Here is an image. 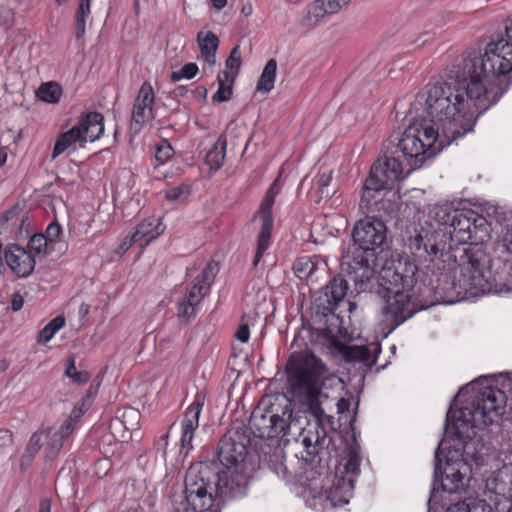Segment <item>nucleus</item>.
<instances>
[{
  "label": "nucleus",
  "mask_w": 512,
  "mask_h": 512,
  "mask_svg": "<svg viewBox=\"0 0 512 512\" xmlns=\"http://www.w3.org/2000/svg\"><path fill=\"white\" fill-rule=\"evenodd\" d=\"M347 290V281L341 275L334 276L315 294L313 299L315 313L324 317L333 314L338 304L346 296Z\"/></svg>",
  "instance_id": "dca6fc26"
},
{
  "label": "nucleus",
  "mask_w": 512,
  "mask_h": 512,
  "mask_svg": "<svg viewBox=\"0 0 512 512\" xmlns=\"http://www.w3.org/2000/svg\"><path fill=\"white\" fill-rule=\"evenodd\" d=\"M39 512H51V501L43 499L39 505Z\"/></svg>",
  "instance_id": "6e6d98bb"
},
{
  "label": "nucleus",
  "mask_w": 512,
  "mask_h": 512,
  "mask_svg": "<svg viewBox=\"0 0 512 512\" xmlns=\"http://www.w3.org/2000/svg\"><path fill=\"white\" fill-rule=\"evenodd\" d=\"M23 304H24L23 297L20 294L15 293L11 300V309L13 311H19L23 307Z\"/></svg>",
  "instance_id": "864d4df0"
},
{
  "label": "nucleus",
  "mask_w": 512,
  "mask_h": 512,
  "mask_svg": "<svg viewBox=\"0 0 512 512\" xmlns=\"http://www.w3.org/2000/svg\"><path fill=\"white\" fill-rule=\"evenodd\" d=\"M61 232V226L56 221L51 222L46 228L44 236L47 238L52 247H55V245L60 242Z\"/></svg>",
  "instance_id": "a18cd8bd"
},
{
  "label": "nucleus",
  "mask_w": 512,
  "mask_h": 512,
  "mask_svg": "<svg viewBox=\"0 0 512 512\" xmlns=\"http://www.w3.org/2000/svg\"><path fill=\"white\" fill-rule=\"evenodd\" d=\"M332 181V172H324L322 173L318 180H317V185H318V190H319V193L321 194V197H331L334 193V190L332 189H329V185Z\"/></svg>",
  "instance_id": "c03bdc74"
},
{
  "label": "nucleus",
  "mask_w": 512,
  "mask_h": 512,
  "mask_svg": "<svg viewBox=\"0 0 512 512\" xmlns=\"http://www.w3.org/2000/svg\"><path fill=\"white\" fill-rule=\"evenodd\" d=\"M328 14L329 13L326 8V0H315L308 8L307 17L302 20L303 25L306 24V20L310 22L312 19H314L315 22H317Z\"/></svg>",
  "instance_id": "58836bf2"
},
{
  "label": "nucleus",
  "mask_w": 512,
  "mask_h": 512,
  "mask_svg": "<svg viewBox=\"0 0 512 512\" xmlns=\"http://www.w3.org/2000/svg\"><path fill=\"white\" fill-rule=\"evenodd\" d=\"M173 153L174 151L170 143L167 140H161L156 146L155 159L160 164H163L172 157Z\"/></svg>",
  "instance_id": "37998d69"
},
{
  "label": "nucleus",
  "mask_w": 512,
  "mask_h": 512,
  "mask_svg": "<svg viewBox=\"0 0 512 512\" xmlns=\"http://www.w3.org/2000/svg\"><path fill=\"white\" fill-rule=\"evenodd\" d=\"M15 512H31V511H30L29 507L23 506V507L18 508Z\"/></svg>",
  "instance_id": "69168bd1"
},
{
  "label": "nucleus",
  "mask_w": 512,
  "mask_h": 512,
  "mask_svg": "<svg viewBox=\"0 0 512 512\" xmlns=\"http://www.w3.org/2000/svg\"><path fill=\"white\" fill-rule=\"evenodd\" d=\"M91 0H79L75 15V36L80 39L85 34L86 18L89 16Z\"/></svg>",
  "instance_id": "2f4dec72"
},
{
  "label": "nucleus",
  "mask_w": 512,
  "mask_h": 512,
  "mask_svg": "<svg viewBox=\"0 0 512 512\" xmlns=\"http://www.w3.org/2000/svg\"><path fill=\"white\" fill-rule=\"evenodd\" d=\"M32 462H27V460L25 459V452L23 453L22 457H21V460H20V468L22 471H25L31 464Z\"/></svg>",
  "instance_id": "052dcab7"
},
{
  "label": "nucleus",
  "mask_w": 512,
  "mask_h": 512,
  "mask_svg": "<svg viewBox=\"0 0 512 512\" xmlns=\"http://www.w3.org/2000/svg\"><path fill=\"white\" fill-rule=\"evenodd\" d=\"M7 365H6V362L4 360H2L0 362V370L4 371L6 369Z\"/></svg>",
  "instance_id": "338daca9"
},
{
  "label": "nucleus",
  "mask_w": 512,
  "mask_h": 512,
  "mask_svg": "<svg viewBox=\"0 0 512 512\" xmlns=\"http://www.w3.org/2000/svg\"><path fill=\"white\" fill-rule=\"evenodd\" d=\"M65 376L70 378L73 383L83 385L86 384L90 378V374L87 371H77L76 369V356L74 354L69 355L65 360Z\"/></svg>",
  "instance_id": "7c9ffc66"
},
{
  "label": "nucleus",
  "mask_w": 512,
  "mask_h": 512,
  "mask_svg": "<svg viewBox=\"0 0 512 512\" xmlns=\"http://www.w3.org/2000/svg\"><path fill=\"white\" fill-rule=\"evenodd\" d=\"M57 5L61 6L67 2V0H55Z\"/></svg>",
  "instance_id": "774afa93"
},
{
  "label": "nucleus",
  "mask_w": 512,
  "mask_h": 512,
  "mask_svg": "<svg viewBox=\"0 0 512 512\" xmlns=\"http://www.w3.org/2000/svg\"><path fill=\"white\" fill-rule=\"evenodd\" d=\"M210 461L192 463L186 471L184 494L187 507L172 512H220L217 482Z\"/></svg>",
  "instance_id": "1a4fd4ad"
},
{
  "label": "nucleus",
  "mask_w": 512,
  "mask_h": 512,
  "mask_svg": "<svg viewBox=\"0 0 512 512\" xmlns=\"http://www.w3.org/2000/svg\"><path fill=\"white\" fill-rule=\"evenodd\" d=\"M188 89L184 86H179L174 90L176 96H184L187 93Z\"/></svg>",
  "instance_id": "e2e57ef3"
},
{
  "label": "nucleus",
  "mask_w": 512,
  "mask_h": 512,
  "mask_svg": "<svg viewBox=\"0 0 512 512\" xmlns=\"http://www.w3.org/2000/svg\"><path fill=\"white\" fill-rule=\"evenodd\" d=\"M491 223L487 219L474 211L472 224H471V239L468 243L475 245L473 248H478L477 245L486 242L490 239Z\"/></svg>",
  "instance_id": "b1692460"
},
{
  "label": "nucleus",
  "mask_w": 512,
  "mask_h": 512,
  "mask_svg": "<svg viewBox=\"0 0 512 512\" xmlns=\"http://www.w3.org/2000/svg\"><path fill=\"white\" fill-rule=\"evenodd\" d=\"M474 210H445L437 212L444 229L424 230L410 236L408 247L411 254L432 272L429 286L418 289L415 296L416 265L408 259L386 261L376 278L375 293L383 301V314L399 326L421 310L436 304H452L463 298V287L455 280V271L461 269L464 251L471 248L454 246V242L466 244L471 239Z\"/></svg>",
  "instance_id": "f257e3e1"
},
{
  "label": "nucleus",
  "mask_w": 512,
  "mask_h": 512,
  "mask_svg": "<svg viewBox=\"0 0 512 512\" xmlns=\"http://www.w3.org/2000/svg\"><path fill=\"white\" fill-rule=\"evenodd\" d=\"M217 271V264L209 263L202 270V272L195 278V281L200 285H206L207 289L209 290V287L214 281Z\"/></svg>",
  "instance_id": "79ce46f5"
},
{
  "label": "nucleus",
  "mask_w": 512,
  "mask_h": 512,
  "mask_svg": "<svg viewBox=\"0 0 512 512\" xmlns=\"http://www.w3.org/2000/svg\"><path fill=\"white\" fill-rule=\"evenodd\" d=\"M494 218L500 226L497 241L463 253L459 281L465 295L512 292V213L496 208Z\"/></svg>",
  "instance_id": "20e7f679"
},
{
  "label": "nucleus",
  "mask_w": 512,
  "mask_h": 512,
  "mask_svg": "<svg viewBox=\"0 0 512 512\" xmlns=\"http://www.w3.org/2000/svg\"><path fill=\"white\" fill-rule=\"evenodd\" d=\"M168 438H169V434L166 433L157 442L158 445H160V444L162 445L163 454L166 453V448H167V445H168Z\"/></svg>",
  "instance_id": "4d7b16f0"
},
{
  "label": "nucleus",
  "mask_w": 512,
  "mask_h": 512,
  "mask_svg": "<svg viewBox=\"0 0 512 512\" xmlns=\"http://www.w3.org/2000/svg\"><path fill=\"white\" fill-rule=\"evenodd\" d=\"M195 303L183 298L178 304V316L189 318L194 314Z\"/></svg>",
  "instance_id": "09e8293b"
},
{
  "label": "nucleus",
  "mask_w": 512,
  "mask_h": 512,
  "mask_svg": "<svg viewBox=\"0 0 512 512\" xmlns=\"http://www.w3.org/2000/svg\"><path fill=\"white\" fill-rule=\"evenodd\" d=\"M242 65V57H241V49L239 45L233 47L229 53L228 58L225 61L226 69L230 70V77H235L239 73V70Z\"/></svg>",
  "instance_id": "4c0bfd02"
},
{
  "label": "nucleus",
  "mask_w": 512,
  "mask_h": 512,
  "mask_svg": "<svg viewBox=\"0 0 512 512\" xmlns=\"http://www.w3.org/2000/svg\"><path fill=\"white\" fill-rule=\"evenodd\" d=\"M211 2L213 7L217 10L223 9L227 4V0H211Z\"/></svg>",
  "instance_id": "13d9d810"
},
{
  "label": "nucleus",
  "mask_w": 512,
  "mask_h": 512,
  "mask_svg": "<svg viewBox=\"0 0 512 512\" xmlns=\"http://www.w3.org/2000/svg\"><path fill=\"white\" fill-rule=\"evenodd\" d=\"M337 412L339 414H343L345 412H348L349 411V408H350V402L349 400L345 399V398H340L338 401H337Z\"/></svg>",
  "instance_id": "5fc2aeb1"
},
{
  "label": "nucleus",
  "mask_w": 512,
  "mask_h": 512,
  "mask_svg": "<svg viewBox=\"0 0 512 512\" xmlns=\"http://www.w3.org/2000/svg\"><path fill=\"white\" fill-rule=\"evenodd\" d=\"M137 242L139 241L137 240L133 233L131 235L126 236L119 247L121 253L126 252L132 245H134Z\"/></svg>",
  "instance_id": "603ef678"
},
{
  "label": "nucleus",
  "mask_w": 512,
  "mask_h": 512,
  "mask_svg": "<svg viewBox=\"0 0 512 512\" xmlns=\"http://www.w3.org/2000/svg\"><path fill=\"white\" fill-rule=\"evenodd\" d=\"M223 77L219 74L217 76L218 81V89L212 96L213 102H226L229 101L233 94V83L234 80L233 77H230V74L228 71H223L222 73Z\"/></svg>",
  "instance_id": "cd10ccee"
},
{
  "label": "nucleus",
  "mask_w": 512,
  "mask_h": 512,
  "mask_svg": "<svg viewBox=\"0 0 512 512\" xmlns=\"http://www.w3.org/2000/svg\"><path fill=\"white\" fill-rule=\"evenodd\" d=\"M7 160V151L4 147L0 148V167H2Z\"/></svg>",
  "instance_id": "bf43d9fd"
},
{
  "label": "nucleus",
  "mask_w": 512,
  "mask_h": 512,
  "mask_svg": "<svg viewBox=\"0 0 512 512\" xmlns=\"http://www.w3.org/2000/svg\"><path fill=\"white\" fill-rule=\"evenodd\" d=\"M455 62L469 78L479 83L495 81L487 88V98L494 105L512 83V17L504 22L503 30L485 47L484 53L467 51Z\"/></svg>",
  "instance_id": "423d86ee"
},
{
  "label": "nucleus",
  "mask_w": 512,
  "mask_h": 512,
  "mask_svg": "<svg viewBox=\"0 0 512 512\" xmlns=\"http://www.w3.org/2000/svg\"><path fill=\"white\" fill-rule=\"evenodd\" d=\"M140 419V412L134 408L125 409L121 415V418H117L113 422V426L122 425L126 430L133 431L138 428Z\"/></svg>",
  "instance_id": "f704fd0d"
},
{
  "label": "nucleus",
  "mask_w": 512,
  "mask_h": 512,
  "mask_svg": "<svg viewBox=\"0 0 512 512\" xmlns=\"http://www.w3.org/2000/svg\"><path fill=\"white\" fill-rule=\"evenodd\" d=\"M360 462V457L356 453H349L344 470L341 475H336L328 495L334 506H341L349 502L354 483L360 473Z\"/></svg>",
  "instance_id": "2eb2a0df"
},
{
  "label": "nucleus",
  "mask_w": 512,
  "mask_h": 512,
  "mask_svg": "<svg viewBox=\"0 0 512 512\" xmlns=\"http://www.w3.org/2000/svg\"><path fill=\"white\" fill-rule=\"evenodd\" d=\"M352 239L353 248L341 255V268L360 291H365L375 275V257L387 245V227L381 219L366 216L355 223Z\"/></svg>",
  "instance_id": "0eeeda50"
},
{
  "label": "nucleus",
  "mask_w": 512,
  "mask_h": 512,
  "mask_svg": "<svg viewBox=\"0 0 512 512\" xmlns=\"http://www.w3.org/2000/svg\"><path fill=\"white\" fill-rule=\"evenodd\" d=\"M458 457L453 460L452 457H447L446 462L442 465L441 460L436 454L435 460V482L433 483L431 495L428 500V504H437L443 502L442 507L444 508L447 504L445 494L452 495L464 490V475L468 470L467 464L461 459V455L458 452H454Z\"/></svg>",
  "instance_id": "9b49d317"
},
{
  "label": "nucleus",
  "mask_w": 512,
  "mask_h": 512,
  "mask_svg": "<svg viewBox=\"0 0 512 512\" xmlns=\"http://www.w3.org/2000/svg\"><path fill=\"white\" fill-rule=\"evenodd\" d=\"M103 121V115L96 111L81 116L76 125L57 137L52 159H56L66 151L70 153L84 148L87 142L98 140L104 132Z\"/></svg>",
  "instance_id": "9d476101"
},
{
  "label": "nucleus",
  "mask_w": 512,
  "mask_h": 512,
  "mask_svg": "<svg viewBox=\"0 0 512 512\" xmlns=\"http://www.w3.org/2000/svg\"><path fill=\"white\" fill-rule=\"evenodd\" d=\"M250 435L244 427L229 429L220 439L217 446V456L220 466L253 467L249 461Z\"/></svg>",
  "instance_id": "f8f14e48"
},
{
  "label": "nucleus",
  "mask_w": 512,
  "mask_h": 512,
  "mask_svg": "<svg viewBox=\"0 0 512 512\" xmlns=\"http://www.w3.org/2000/svg\"><path fill=\"white\" fill-rule=\"evenodd\" d=\"M294 273L300 279L309 278L316 270V264L308 256L300 257L293 266Z\"/></svg>",
  "instance_id": "c9c22d12"
},
{
  "label": "nucleus",
  "mask_w": 512,
  "mask_h": 512,
  "mask_svg": "<svg viewBox=\"0 0 512 512\" xmlns=\"http://www.w3.org/2000/svg\"><path fill=\"white\" fill-rule=\"evenodd\" d=\"M486 488L495 495L512 501V463L504 464L486 479Z\"/></svg>",
  "instance_id": "4be33fe9"
},
{
  "label": "nucleus",
  "mask_w": 512,
  "mask_h": 512,
  "mask_svg": "<svg viewBox=\"0 0 512 512\" xmlns=\"http://www.w3.org/2000/svg\"><path fill=\"white\" fill-rule=\"evenodd\" d=\"M28 248L29 252L35 254H48L55 250V247L51 246L44 234H34L29 240Z\"/></svg>",
  "instance_id": "e433bc0d"
},
{
  "label": "nucleus",
  "mask_w": 512,
  "mask_h": 512,
  "mask_svg": "<svg viewBox=\"0 0 512 512\" xmlns=\"http://www.w3.org/2000/svg\"><path fill=\"white\" fill-rule=\"evenodd\" d=\"M86 409L75 407L70 415L63 421L58 430H56L50 437L49 441L45 446V459L50 461L55 459L64 443L75 430L76 424L85 413Z\"/></svg>",
  "instance_id": "a211bd4d"
},
{
  "label": "nucleus",
  "mask_w": 512,
  "mask_h": 512,
  "mask_svg": "<svg viewBox=\"0 0 512 512\" xmlns=\"http://www.w3.org/2000/svg\"><path fill=\"white\" fill-rule=\"evenodd\" d=\"M50 435V428H41L34 432L25 448V459L27 462H32L40 448L42 447V439L48 438Z\"/></svg>",
  "instance_id": "c756f323"
},
{
  "label": "nucleus",
  "mask_w": 512,
  "mask_h": 512,
  "mask_svg": "<svg viewBox=\"0 0 512 512\" xmlns=\"http://www.w3.org/2000/svg\"><path fill=\"white\" fill-rule=\"evenodd\" d=\"M485 504L484 500L467 498L455 503H450L445 509V512H478L480 508L483 509Z\"/></svg>",
  "instance_id": "473e14b6"
},
{
  "label": "nucleus",
  "mask_w": 512,
  "mask_h": 512,
  "mask_svg": "<svg viewBox=\"0 0 512 512\" xmlns=\"http://www.w3.org/2000/svg\"><path fill=\"white\" fill-rule=\"evenodd\" d=\"M277 71V62L275 59H270L264 66V69L257 82L256 89L261 93H268L274 88L275 78Z\"/></svg>",
  "instance_id": "bb28decb"
},
{
  "label": "nucleus",
  "mask_w": 512,
  "mask_h": 512,
  "mask_svg": "<svg viewBox=\"0 0 512 512\" xmlns=\"http://www.w3.org/2000/svg\"><path fill=\"white\" fill-rule=\"evenodd\" d=\"M4 259L10 270L20 278L30 276L36 264L31 252L17 244H11L6 247Z\"/></svg>",
  "instance_id": "6ab92c4d"
},
{
  "label": "nucleus",
  "mask_w": 512,
  "mask_h": 512,
  "mask_svg": "<svg viewBox=\"0 0 512 512\" xmlns=\"http://www.w3.org/2000/svg\"><path fill=\"white\" fill-rule=\"evenodd\" d=\"M227 141L225 136L220 135L211 146L205 156V163L213 170H218L224 162L226 155Z\"/></svg>",
  "instance_id": "a878e982"
},
{
  "label": "nucleus",
  "mask_w": 512,
  "mask_h": 512,
  "mask_svg": "<svg viewBox=\"0 0 512 512\" xmlns=\"http://www.w3.org/2000/svg\"><path fill=\"white\" fill-rule=\"evenodd\" d=\"M208 289L206 285H200L197 282L191 287L188 291L187 295L184 297L185 299L198 304L201 298L208 293Z\"/></svg>",
  "instance_id": "49530a36"
},
{
  "label": "nucleus",
  "mask_w": 512,
  "mask_h": 512,
  "mask_svg": "<svg viewBox=\"0 0 512 512\" xmlns=\"http://www.w3.org/2000/svg\"><path fill=\"white\" fill-rule=\"evenodd\" d=\"M191 193L190 186L187 184H180L166 190V198L171 202L182 203Z\"/></svg>",
  "instance_id": "ea45409f"
},
{
  "label": "nucleus",
  "mask_w": 512,
  "mask_h": 512,
  "mask_svg": "<svg viewBox=\"0 0 512 512\" xmlns=\"http://www.w3.org/2000/svg\"><path fill=\"white\" fill-rule=\"evenodd\" d=\"M241 13L247 17L252 13V6L250 4L244 5L241 9Z\"/></svg>",
  "instance_id": "680f3d73"
},
{
  "label": "nucleus",
  "mask_w": 512,
  "mask_h": 512,
  "mask_svg": "<svg viewBox=\"0 0 512 512\" xmlns=\"http://www.w3.org/2000/svg\"><path fill=\"white\" fill-rule=\"evenodd\" d=\"M65 325V318L63 316H57L48 324L45 325L38 333L37 341L40 344L49 342L55 333L59 331Z\"/></svg>",
  "instance_id": "72a5a7b5"
},
{
  "label": "nucleus",
  "mask_w": 512,
  "mask_h": 512,
  "mask_svg": "<svg viewBox=\"0 0 512 512\" xmlns=\"http://www.w3.org/2000/svg\"><path fill=\"white\" fill-rule=\"evenodd\" d=\"M491 105L487 87L474 76L469 78L454 61L445 79L428 85L411 104L409 114L419 138L430 154H438L453 141L473 131L476 119Z\"/></svg>",
  "instance_id": "7ed1b4c3"
},
{
  "label": "nucleus",
  "mask_w": 512,
  "mask_h": 512,
  "mask_svg": "<svg viewBox=\"0 0 512 512\" xmlns=\"http://www.w3.org/2000/svg\"><path fill=\"white\" fill-rule=\"evenodd\" d=\"M198 73V66L189 62L183 65L179 70L173 71L170 75V79L172 82H178L182 79H192Z\"/></svg>",
  "instance_id": "a19ab883"
},
{
  "label": "nucleus",
  "mask_w": 512,
  "mask_h": 512,
  "mask_svg": "<svg viewBox=\"0 0 512 512\" xmlns=\"http://www.w3.org/2000/svg\"><path fill=\"white\" fill-rule=\"evenodd\" d=\"M381 353V345L373 342L369 345H350L343 349V356L346 361L352 363H361L367 369L372 368L378 355Z\"/></svg>",
  "instance_id": "412c9836"
},
{
  "label": "nucleus",
  "mask_w": 512,
  "mask_h": 512,
  "mask_svg": "<svg viewBox=\"0 0 512 512\" xmlns=\"http://www.w3.org/2000/svg\"><path fill=\"white\" fill-rule=\"evenodd\" d=\"M213 464L217 486V496L219 502L225 499H233L245 496L248 490L249 479L253 467H231L221 468L215 460L210 461Z\"/></svg>",
  "instance_id": "ddd939ff"
},
{
  "label": "nucleus",
  "mask_w": 512,
  "mask_h": 512,
  "mask_svg": "<svg viewBox=\"0 0 512 512\" xmlns=\"http://www.w3.org/2000/svg\"><path fill=\"white\" fill-rule=\"evenodd\" d=\"M246 317V315L242 317L241 323L235 332V338L242 343H247L250 338L249 321L246 320Z\"/></svg>",
  "instance_id": "de8ad7c7"
},
{
  "label": "nucleus",
  "mask_w": 512,
  "mask_h": 512,
  "mask_svg": "<svg viewBox=\"0 0 512 512\" xmlns=\"http://www.w3.org/2000/svg\"><path fill=\"white\" fill-rule=\"evenodd\" d=\"M351 0H326V8L329 14L337 13L343 6Z\"/></svg>",
  "instance_id": "8fccbe9b"
},
{
  "label": "nucleus",
  "mask_w": 512,
  "mask_h": 512,
  "mask_svg": "<svg viewBox=\"0 0 512 512\" xmlns=\"http://www.w3.org/2000/svg\"><path fill=\"white\" fill-rule=\"evenodd\" d=\"M203 407V401L200 398L195 400L187 407L181 421V448L186 450L185 456L193 449L192 440L195 431L199 427V418Z\"/></svg>",
  "instance_id": "aec40b11"
},
{
  "label": "nucleus",
  "mask_w": 512,
  "mask_h": 512,
  "mask_svg": "<svg viewBox=\"0 0 512 512\" xmlns=\"http://www.w3.org/2000/svg\"><path fill=\"white\" fill-rule=\"evenodd\" d=\"M155 95L149 82H144L135 99L132 109L130 130L136 134L142 126L154 118L153 104Z\"/></svg>",
  "instance_id": "f3484780"
},
{
  "label": "nucleus",
  "mask_w": 512,
  "mask_h": 512,
  "mask_svg": "<svg viewBox=\"0 0 512 512\" xmlns=\"http://www.w3.org/2000/svg\"><path fill=\"white\" fill-rule=\"evenodd\" d=\"M281 190L280 177H277L267 190L257 214L262 220L261 229L257 238V249L253 259V266L256 267L270 245V238L273 227L272 207L276 196Z\"/></svg>",
  "instance_id": "4468645a"
},
{
  "label": "nucleus",
  "mask_w": 512,
  "mask_h": 512,
  "mask_svg": "<svg viewBox=\"0 0 512 512\" xmlns=\"http://www.w3.org/2000/svg\"><path fill=\"white\" fill-rule=\"evenodd\" d=\"M163 232L160 219L151 217L141 221L135 228L134 235L138 241L145 239L146 244L156 239Z\"/></svg>",
  "instance_id": "393cba45"
},
{
  "label": "nucleus",
  "mask_w": 512,
  "mask_h": 512,
  "mask_svg": "<svg viewBox=\"0 0 512 512\" xmlns=\"http://www.w3.org/2000/svg\"><path fill=\"white\" fill-rule=\"evenodd\" d=\"M197 42L201 51V55L205 61L214 65L216 63V51L219 46V38L212 31H200L197 34Z\"/></svg>",
  "instance_id": "5701e85b"
},
{
  "label": "nucleus",
  "mask_w": 512,
  "mask_h": 512,
  "mask_svg": "<svg viewBox=\"0 0 512 512\" xmlns=\"http://www.w3.org/2000/svg\"><path fill=\"white\" fill-rule=\"evenodd\" d=\"M506 400L502 390L488 385L471 396L459 410L450 408L446 414V424L451 425L458 439L472 438L474 428L487 427L504 413Z\"/></svg>",
  "instance_id": "6e6552de"
},
{
  "label": "nucleus",
  "mask_w": 512,
  "mask_h": 512,
  "mask_svg": "<svg viewBox=\"0 0 512 512\" xmlns=\"http://www.w3.org/2000/svg\"><path fill=\"white\" fill-rule=\"evenodd\" d=\"M62 93L63 90L60 84L51 81L41 84L36 92V95L40 100L46 103L55 104L60 101Z\"/></svg>",
  "instance_id": "c85d7f7f"
},
{
  "label": "nucleus",
  "mask_w": 512,
  "mask_h": 512,
  "mask_svg": "<svg viewBox=\"0 0 512 512\" xmlns=\"http://www.w3.org/2000/svg\"><path fill=\"white\" fill-rule=\"evenodd\" d=\"M287 391L314 421L307 427L300 424L293 413L291 401L284 395L275 397L265 412L254 411L249 429L255 437L273 439L280 437L284 443L302 437L306 463L328 464L335 446L330 432H335L334 417L327 413L329 396L323 392L328 368L310 352L292 354L286 364Z\"/></svg>",
  "instance_id": "f03ea898"
},
{
  "label": "nucleus",
  "mask_w": 512,
  "mask_h": 512,
  "mask_svg": "<svg viewBox=\"0 0 512 512\" xmlns=\"http://www.w3.org/2000/svg\"><path fill=\"white\" fill-rule=\"evenodd\" d=\"M416 126H408L402 133L392 134L383 144V157L377 159L366 178L360 200L362 209L372 210L375 194L391 189L403 172L410 174L422 167L430 154L426 144L419 138Z\"/></svg>",
  "instance_id": "39448f33"
},
{
  "label": "nucleus",
  "mask_w": 512,
  "mask_h": 512,
  "mask_svg": "<svg viewBox=\"0 0 512 512\" xmlns=\"http://www.w3.org/2000/svg\"><path fill=\"white\" fill-rule=\"evenodd\" d=\"M96 394V390L93 389V386L91 385L89 389L87 390L86 396L88 398L93 397Z\"/></svg>",
  "instance_id": "0e129e2a"
},
{
  "label": "nucleus",
  "mask_w": 512,
  "mask_h": 512,
  "mask_svg": "<svg viewBox=\"0 0 512 512\" xmlns=\"http://www.w3.org/2000/svg\"><path fill=\"white\" fill-rule=\"evenodd\" d=\"M13 443V435L8 429H0V453L6 446H11Z\"/></svg>",
  "instance_id": "3c124183"
}]
</instances>
